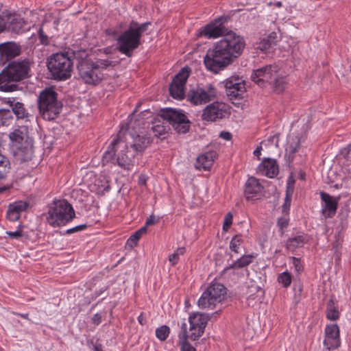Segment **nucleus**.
Here are the masks:
<instances>
[{
  "label": "nucleus",
  "mask_w": 351,
  "mask_h": 351,
  "mask_svg": "<svg viewBox=\"0 0 351 351\" xmlns=\"http://www.w3.org/2000/svg\"><path fill=\"white\" fill-rule=\"evenodd\" d=\"M229 19L228 16H221L206 26L199 32V35L208 38H223L212 49H209L204 58V62L208 71L215 73L223 70L240 56L245 48L244 38L228 30L223 23Z\"/></svg>",
  "instance_id": "f257e3e1"
},
{
  "label": "nucleus",
  "mask_w": 351,
  "mask_h": 351,
  "mask_svg": "<svg viewBox=\"0 0 351 351\" xmlns=\"http://www.w3.org/2000/svg\"><path fill=\"white\" fill-rule=\"evenodd\" d=\"M32 64L28 58L10 61L0 72V91L11 93L19 90L18 83L31 76Z\"/></svg>",
  "instance_id": "f03ea898"
},
{
  "label": "nucleus",
  "mask_w": 351,
  "mask_h": 351,
  "mask_svg": "<svg viewBox=\"0 0 351 351\" xmlns=\"http://www.w3.org/2000/svg\"><path fill=\"white\" fill-rule=\"evenodd\" d=\"M138 154L130 149L128 143L121 141L118 134L104 153L102 163L112 162L122 169L130 171L138 165Z\"/></svg>",
  "instance_id": "7ed1b4c3"
},
{
  "label": "nucleus",
  "mask_w": 351,
  "mask_h": 351,
  "mask_svg": "<svg viewBox=\"0 0 351 351\" xmlns=\"http://www.w3.org/2000/svg\"><path fill=\"white\" fill-rule=\"evenodd\" d=\"M160 116L162 121H156L151 128L156 137L165 134L170 130L169 125H165V121L172 125L178 133L185 134L189 132L191 122L182 110L171 108H163L160 111Z\"/></svg>",
  "instance_id": "20e7f679"
},
{
  "label": "nucleus",
  "mask_w": 351,
  "mask_h": 351,
  "mask_svg": "<svg viewBox=\"0 0 351 351\" xmlns=\"http://www.w3.org/2000/svg\"><path fill=\"white\" fill-rule=\"evenodd\" d=\"M150 25V22L138 23L132 20L130 23L128 28L117 38L118 50L126 56L131 57L133 51L137 49L141 43L142 34L147 30Z\"/></svg>",
  "instance_id": "39448f33"
},
{
  "label": "nucleus",
  "mask_w": 351,
  "mask_h": 351,
  "mask_svg": "<svg viewBox=\"0 0 351 351\" xmlns=\"http://www.w3.org/2000/svg\"><path fill=\"white\" fill-rule=\"evenodd\" d=\"M117 63L108 60L98 59L93 62L91 59L84 58L79 61L77 69L79 75L86 84L96 85L104 78L102 69L114 67Z\"/></svg>",
  "instance_id": "423d86ee"
},
{
  "label": "nucleus",
  "mask_w": 351,
  "mask_h": 351,
  "mask_svg": "<svg viewBox=\"0 0 351 351\" xmlns=\"http://www.w3.org/2000/svg\"><path fill=\"white\" fill-rule=\"evenodd\" d=\"M75 217V210L66 200L53 201L48 205L47 223L52 227L64 226Z\"/></svg>",
  "instance_id": "0eeeda50"
},
{
  "label": "nucleus",
  "mask_w": 351,
  "mask_h": 351,
  "mask_svg": "<svg viewBox=\"0 0 351 351\" xmlns=\"http://www.w3.org/2000/svg\"><path fill=\"white\" fill-rule=\"evenodd\" d=\"M58 93L53 88L43 90L38 98V108L41 117L47 121H53L58 117L62 109V104L58 100Z\"/></svg>",
  "instance_id": "6e6552de"
},
{
  "label": "nucleus",
  "mask_w": 351,
  "mask_h": 351,
  "mask_svg": "<svg viewBox=\"0 0 351 351\" xmlns=\"http://www.w3.org/2000/svg\"><path fill=\"white\" fill-rule=\"evenodd\" d=\"M47 66L52 79L64 81L71 77L73 61L67 52L56 53L47 59Z\"/></svg>",
  "instance_id": "1a4fd4ad"
},
{
  "label": "nucleus",
  "mask_w": 351,
  "mask_h": 351,
  "mask_svg": "<svg viewBox=\"0 0 351 351\" xmlns=\"http://www.w3.org/2000/svg\"><path fill=\"white\" fill-rule=\"evenodd\" d=\"M226 290L222 284L210 285L198 300V306L202 309L215 308L217 304L221 303L226 298Z\"/></svg>",
  "instance_id": "9d476101"
},
{
  "label": "nucleus",
  "mask_w": 351,
  "mask_h": 351,
  "mask_svg": "<svg viewBox=\"0 0 351 351\" xmlns=\"http://www.w3.org/2000/svg\"><path fill=\"white\" fill-rule=\"evenodd\" d=\"M229 105L219 101H214L203 110L202 119L205 121L215 122L230 114Z\"/></svg>",
  "instance_id": "9b49d317"
},
{
  "label": "nucleus",
  "mask_w": 351,
  "mask_h": 351,
  "mask_svg": "<svg viewBox=\"0 0 351 351\" xmlns=\"http://www.w3.org/2000/svg\"><path fill=\"white\" fill-rule=\"evenodd\" d=\"M217 97L216 88L209 84L206 87L197 86L188 93V100L194 105H202L210 102Z\"/></svg>",
  "instance_id": "f8f14e48"
},
{
  "label": "nucleus",
  "mask_w": 351,
  "mask_h": 351,
  "mask_svg": "<svg viewBox=\"0 0 351 351\" xmlns=\"http://www.w3.org/2000/svg\"><path fill=\"white\" fill-rule=\"evenodd\" d=\"M190 72L191 69L189 67H184L173 77L169 86V93L173 98L184 99L185 85L190 75Z\"/></svg>",
  "instance_id": "ddd939ff"
},
{
  "label": "nucleus",
  "mask_w": 351,
  "mask_h": 351,
  "mask_svg": "<svg viewBox=\"0 0 351 351\" xmlns=\"http://www.w3.org/2000/svg\"><path fill=\"white\" fill-rule=\"evenodd\" d=\"M278 67L276 65H266L262 68L254 70L251 75V80L261 87H265L271 84L273 78L276 77Z\"/></svg>",
  "instance_id": "4468645a"
},
{
  "label": "nucleus",
  "mask_w": 351,
  "mask_h": 351,
  "mask_svg": "<svg viewBox=\"0 0 351 351\" xmlns=\"http://www.w3.org/2000/svg\"><path fill=\"white\" fill-rule=\"evenodd\" d=\"M3 13L4 22L3 32L7 31L15 34H20L25 32L27 28V21L19 14L11 13Z\"/></svg>",
  "instance_id": "2eb2a0df"
},
{
  "label": "nucleus",
  "mask_w": 351,
  "mask_h": 351,
  "mask_svg": "<svg viewBox=\"0 0 351 351\" xmlns=\"http://www.w3.org/2000/svg\"><path fill=\"white\" fill-rule=\"evenodd\" d=\"M226 92L230 100L241 99L245 92V83L239 77H230L225 82Z\"/></svg>",
  "instance_id": "dca6fc26"
},
{
  "label": "nucleus",
  "mask_w": 351,
  "mask_h": 351,
  "mask_svg": "<svg viewBox=\"0 0 351 351\" xmlns=\"http://www.w3.org/2000/svg\"><path fill=\"white\" fill-rule=\"evenodd\" d=\"M129 135L130 139H128L125 143H128L129 147L138 155L143 154L152 142L150 138L146 135L131 133Z\"/></svg>",
  "instance_id": "f3484780"
},
{
  "label": "nucleus",
  "mask_w": 351,
  "mask_h": 351,
  "mask_svg": "<svg viewBox=\"0 0 351 351\" xmlns=\"http://www.w3.org/2000/svg\"><path fill=\"white\" fill-rule=\"evenodd\" d=\"M21 53V47L14 42L0 44V61L3 63L12 61Z\"/></svg>",
  "instance_id": "a211bd4d"
},
{
  "label": "nucleus",
  "mask_w": 351,
  "mask_h": 351,
  "mask_svg": "<svg viewBox=\"0 0 351 351\" xmlns=\"http://www.w3.org/2000/svg\"><path fill=\"white\" fill-rule=\"evenodd\" d=\"M263 186L254 177L247 179L245 186V197L247 200L259 199L263 194Z\"/></svg>",
  "instance_id": "6ab92c4d"
},
{
  "label": "nucleus",
  "mask_w": 351,
  "mask_h": 351,
  "mask_svg": "<svg viewBox=\"0 0 351 351\" xmlns=\"http://www.w3.org/2000/svg\"><path fill=\"white\" fill-rule=\"evenodd\" d=\"M324 346L330 348H338L341 345L339 328L337 324L328 325L325 329Z\"/></svg>",
  "instance_id": "aec40b11"
},
{
  "label": "nucleus",
  "mask_w": 351,
  "mask_h": 351,
  "mask_svg": "<svg viewBox=\"0 0 351 351\" xmlns=\"http://www.w3.org/2000/svg\"><path fill=\"white\" fill-rule=\"evenodd\" d=\"M320 196L324 202L322 209L323 215L326 217L332 218L336 214L339 197H334L324 192H321Z\"/></svg>",
  "instance_id": "412c9836"
},
{
  "label": "nucleus",
  "mask_w": 351,
  "mask_h": 351,
  "mask_svg": "<svg viewBox=\"0 0 351 351\" xmlns=\"http://www.w3.org/2000/svg\"><path fill=\"white\" fill-rule=\"evenodd\" d=\"M14 154L21 162H25L32 160L34 155L32 138H26L23 144L17 147Z\"/></svg>",
  "instance_id": "4be33fe9"
},
{
  "label": "nucleus",
  "mask_w": 351,
  "mask_h": 351,
  "mask_svg": "<svg viewBox=\"0 0 351 351\" xmlns=\"http://www.w3.org/2000/svg\"><path fill=\"white\" fill-rule=\"evenodd\" d=\"M189 322L190 323V330H195L198 328L200 332H204L208 318L206 313L196 312L190 315Z\"/></svg>",
  "instance_id": "5701e85b"
},
{
  "label": "nucleus",
  "mask_w": 351,
  "mask_h": 351,
  "mask_svg": "<svg viewBox=\"0 0 351 351\" xmlns=\"http://www.w3.org/2000/svg\"><path fill=\"white\" fill-rule=\"evenodd\" d=\"M258 171L269 178H274L278 173V165L274 159H265L258 167Z\"/></svg>",
  "instance_id": "b1692460"
},
{
  "label": "nucleus",
  "mask_w": 351,
  "mask_h": 351,
  "mask_svg": "<svg viewBox=\"0 0 351 351\" xmlns=\"http://www.w3.org/2000/svg\"><path fill=\"white\" fill-rule=\"evenodd\" d=\"M178 338L181 351H196L195 347L188 341L189 335L187 334V325L186 323L182 324Z\"/></svg>",
  "instance_id": "393cba45"
},
{
  "label": "nucleus",
  "mask_w": 351,
  "mask_h": 351,
  "mask_svg": "<svg viewBox=\"0 0 351 351\" xmlns=\"http://www.w3.org/2000/svg\"><path fill=\"white\" fill-rule=\"evenodd\" d=\"M26 138H29L27 135V129H25V131L16 129L9 134V138L12 145L16 147L23 144Z\"/></svg>",
  "instance_id": "a878e982"
},
{
  "label": "nucleus",
  "mask_w": 351,
  "mask_h": 351,
  "mask_svg": "<svg viewBox=\"0 0 351 351\" xmlns=\"http://www.w3.org/2000/svg\"><path fill=\"white\" fill-rule=\"evenodd\" d=\"M217 154L215 152H206L197 158V162L204 169H209L213 165V161L216 158Z\"/></svg>",
  "instance_id": "bb28decb"
},
{
  "label": "nucleus",
  "mask_w": 351,
  "mask_h": 351,
  "mask_svg": "<svg viewBox=\"0 0 351 351\" xmlns=\"http://www.w3.org/2000/svg\"><path fill=\"white\" fill-rule=\"evenodd\" d=\"M11 112L16 116L17 119L25 120V121H29V113L25 108L23 103L16 101L13 105V109Z\"/></svg>",
  "instance_id": "cd10ccee"
},
{
  "label": "nucleus",
  "mask_w": 351,
  "mask_h": 351,
  "mask_svg": "<svg viewBox=\"0 0 351 351\" xmlns=\"http://www.w3.org/2000/svg\"><path fill=\"white\" fill-rule=\"evenodd\" d=\"M305 237L298 235L289 239L286 242V248L289 251H294L296 248L301 247L305 243Z\"/></svg>",
  "instance_id": "c85d7f7f"
},
{
  "label": "nucleus",
  "mask_w": 351,
  "mask_h": 351,
  "mask_svg": "<svg viewBox=\"0 0 351 351\" xmlns=\"http://www.w3.org/2000/svg\"><path fill=\"white\" fill-rule=\"evenodd\" d=\"M254 256L252 255H243L240 258L230 264L228 267L225 268L224 271L230 269H241L247 266L252 262Z\"/></svg>",
  "instance_id": "c756f323"
},
{
  "label": "nucleus",
  "mask_w": 351,
  "mask_h": 351,
  "mask_svg": "<svg viewBox=\"0 0 351 351\" xmlns=\"http://www.w3.org/2000/svg\"><path fill=\"white\" fill-rule=\"evenodd\" d=\"M11 169L9 159L0 154V180L5 179Z\"/></svg>",
  "instance_id": "7c9ffc66"
},
{
  "label": "nucleus",
  "mask_w": 351,
  "mask_h": 351,
  "mask_svg": "<svg viewBox=\"0 0 351 351\" xmlns=\"http://www.w3.org/2000/svg\"><path fill=\"white\" fill-rule=\"evenodd\" d=\"M275 77L273 78V82L270 85L274 93L280 94L285 89L286 83L283 77H279L278 71Z\"/></svg>",
  "instance_id": "2f4dec72"
},
{
  "label": "nucleus",
  "mask_w": 351,
  "mask_h": 351,
  "mask_svg": "<svg viewBox=\"0 0 351 351\" xmlns=\"http://www.w3.org/2000/svg\"><path fill=\"white\" fill-rule=\"evenodd\" d=\"M146 232L147 229L145 227L141 228L130 236V237L127 241L126 245L130 248H133L137 245L139 239L141 238L143 234L146 233Z\"/></svg>",
  "instance_id": "473e14b6"
},
{
  "label": "nucleus",
  "mask_w": 351,
  "mask_h": 351,
  "mask_svg": "<svg viewBox=\"0 0 351 351\" xmlns=\"http://www.w3.org/2000/svg\"><path fill=\"white\" fill-rule=\"evenodd\" d=\"M327 318L330 320H336L339 318V313L335 307V302L330 299L327 303Z\"/></svg>",
  "instance_id": "72a5a7b5"
},
{
  "label": "nucleus",
  "mask_w": 351,
  "mask_h": 351,
  "mask_svg": "<svg viewBox=\"0 0 351 351\" xmlns=\"http://www.w3.org/2000/svg\"><path fill=\"white\" fill-rule=\"evenodd\" d=\"M13 118L12 112L8 109H0V126L9 125Z\"/></svg>",
  "instance_id": "f704fd0d"
},
{
  "label": "nucleus",
  "mask_w": 351,
  "mask_h": 351,
  "mask_svg": "<svg viewBox=\"0 0 351 351\" xmlns=\"http://www.w3.org/2000/svg\"><path fill=\"white\" fill-rule=\"evenodd\" d=\"M276 45L274 40L271 39V36L263 38L258 45L257 48L261 51H266Z\"/></svg>",
  "instance_id": "c9c22d12"
},
{
  "label": "nucleus",
  "mask_w": 351,
  "mask_h": 351,
  "mask_svg": "<svg viewBox=\"0 0 351 351\" xmlns=\"http://www.w3.org/2000/svg\"><path fill=\"white\" fill-rule=\"evenodd\" d=\"M170 328L166 325L161 326L156 328V336L160 341H165L169 337Z\"/></svg>",
  "instance_id": "e433bc0d"
},
{
  "label": "nucleus",
  "mask_w": 351,
  "mask_h": 351,
  "mask_svg": "<svg viewBox=\"0 0 351 351\" xmlns=\"http://www.w3.org/2000/svg\"><path fill=\"white\" fill-rule=\"evenodd\" d=\"M10 205L12 207V209L16 211L21 215V213L26 210V209L29 207V202L25 201H17L10 204Z\"/></svg>",
  "instance_id": "4c0bfd02"
},
{
  "label": "nucleus",
  "mask_w": 351,
  "mask_h": 351,
  "mask_svg": "<svg viewBox=\"0 0 351 351\" xmlns=\"http://www.w3.org/2000/svg\"><path fill=\"white\" fill-rule=\"evenodd\" d=\"M350 210L348 206H345L340 209V211L338 215V217L339 218L341 226L342 228L347 226V219L349 215Z\"/></svg>",
  "instance_id": "58836bf2"
},
{
  "label": "nucleus",
  "mask_w": 351,
  "mask_h": 351,
  "mask_svg": "<svg viewBox=\"0 0 351 351\" xmlns=\"http://www.w3.org/2000/svg\"><path fill=\"white\" fill-rule=\"evenodd\" d=\"M300 146V139L297 138L295 143H290L287 148V152H289L288 158L289 160H293L294 157V154L298 152V149Z\"/></svg>",
  "instance_id": "ea45409f"
},
{
  "label": "nucleus",
  "mask_w": 351,
  "mask_h": 351,
  "mask_svg": "<svg viewBox=\"0 0 351 351\" xmlns=\"http://www.w3.org/2000/svg\"><path fill=\"white\" fill-rule=\"evenodd\" d=\"M243 239L241 235H235L230 243V248L232 252L236 253L239 252V248L241 244L243 243Z\"/></svg>",
  "instance_id": "a19ab883"
},
{
  "label": "nucleus",
  "mask_w": 351,
  "mask_h": 351,
  "mask_svg": "<svg viewBox=\"0 0 351 351\" xmlns=\"http://www.w3.org/2000/svg\"><path fill=\"white\" fill-rule=\"evenodd\" d=\"M278 280L283 285V287H287L291 285V276L287 271L282 272L279 275Z\"/></svg>",
  "instance_id": "79ce46f5"
},
{
  "label": "nucleus",
  "mask_w": 351,
  "mask_h": 351,
  "mask_svg": "<svg viewBox=\"0 0 351 351\" xmlns=\"http://www.w3.org/2000/svg\"><path fill=\"white\" fill-rule=\"evenodd\" d=\"M20 215L15 211L14 210L12 209V207L10 205H9L8 210H7V218L12 221H15L19 219Z\"/></svg>",
  "instance_id": "37998d69"
},
{
  "label": "nucleus",
  "mask_w": 351,
  "mask_h": 351,
  "mask_svg": "<svg viewBox=\"0 0 351 351\" xmlns=\"http://www.w3.org/2000/svg\"><path fill=\"white\" fill-rule=\"evenodd\" d=\"M289 220L285 217H280L278 219L277 225L279 227L281 235L284 234L285 229L287 228Z\"/></svg>",
  "instance_id": "c03bdc74"
},
{
  "label": "nucleus",
  "mask_w": 351,
  "mask_h": 351,
  "mask_svg": "<svg viewBox=\"0 0 351 351\" xmlns=\"http://www.w3.org/2000/svg\"><path fill=\"white\" fill-rule=\"evenodd\" d=\"M232 218L233 216L230 213H228L224 219L223 224V229L225 231H227L230 226L232 223Z\"/></svg>",
  "instance_id": "a18cd8bd"
},
{
  "label": "nucleus",
  "mask_w": 351,
  "mask_h": 351,
  "mask_svg": "<svg viewBox=\"0 0 351 351\" xmlns=\"http://www.w3.org/2000/svg\"><path fill=\"white\" fill-rule=\"evenodd\" d=\"M86 227H87L86 224L79 225V226H75L72 228H69V229L66 230L65 232V234H71L73 233H75V232H77L79 231H82V230L86 229Z\"/></svg>",
  "instance_id": "49530a36"
},
{
  "label": "nucleus",
  "mask_w": 351,
  "mask_h": 351,
  "mask_svg": "<svg viewBox=\"0 0 351 351\" xmlns=\"http://www.w3.org/2000/svg\"><path fill=\"white\" fill-rule=\"evenodd\" d=\"M40 41L43 45H47L49 43L48 36L45 34L42 27H40L38 32Z\"/></svg>",
  "instance_id": "de8ad7c7"
},
{
  "label": "nucleus",
  "mask_w": 351,
  "mask_h": 351,
  "mask_svg": "<svg viewBox=\"0 0 351 351\" xmlns=\"http://www.w3.org/2000/svg\"><path fill=\"white\" fill-rule=\"evenodd\" d=\"M191 333L189 336V338L192 341L198 340V339L204 334V331L200 332V330L197 328L195 330H191Z\"/></svg>",
  "instance_id": "09e8293b"
},
{
  "label": "nucleus",
  "mask_w": 351,
  "mask_h": 351,
  "mask_svg": "<svg viewBox=\"0 0 351 351\" xmlns=\"http://www.w3.org/2000/svg\"><path fill=\"white\" fill-rule=\"evenodd\" d=\"M158 222V219H156L154 215H151L146 220L145 224L143 227L147 228V226L154 225Z\"/></svg>",
  "instance_id": "8fccbe9b"
},
{
  "label": "nucleus",
  "mask_w": 351,
  "mask_h": 351,
  "mask_svg": "<svg viewBox=\"0 0 351 351\" xmlns=\"http://www.w3.org/2000/svg\"><path fill=\"white\" fill-rule=\"evenodd\" d=\"M291 199L292 197H289V199H287V197H285V202L282 206V210L283 213H287L289 210L291 206Z\"/></svg>",
  "instance_id": "3c124183"
},
{
  "label": "nucleus",
  "mask_w": 351,
  "mask_h": 351,
  "mask_svg": "<svg viewBox=\"0 0 351 351\" xmlns=\"http://www.w3.org/2000/svg\"><path fill=\"white\" fill-rule=\"evenodd\" d=\"M6 234L12 239H19L22 237V231L20 230H17L16 231L12 232H6Z\"/></svg>",
  "instance_id": "603ef678"
},
{
  "label": "nucleus",
  "mask_w": 351,
  "mask_h": 351,
  "mask_svg": "<svg viewBox=\"0 0 351 351\" xmlns=\"http://www.w3.org/2000/svg\"><path fill=\"white\" fill-rule=\"evenodd\" d=\"M294 186L295 185L287 184L285 197H287V199H289V197H292L294 191Z\"/></svg>",
  "instance_id": "864d4df0"
},
{
  "label": "nucleus",
  "mask_w": 351,
  "mask_h": 351,
  "mask_svg": "<svg viewBox=\"0 0 351 351\" xmlns=\"http://www.w3.org/2000/svg\"><path fill=\"white\" fill-rule=\"evenodd\" d=\"M178 260L179 256L178 253L174 252L169 256V261L173 265H175L178 262Z\"/></svg>",
  "instance_id": "5fc2aeb1"
},
{
  "label": "nucleus",
  "mask_w": 351,
  "mask_h": 351,
  "mask_svg": "<svg viewBox=\"0 0 351 351\" xmlns=\"http://www.w3.org/2000/svg\"><path fill=\"white\" fill-rule=\"evenodd\" d=\"M220 312H221V309L217 310V311H216L215 312H214V313H213L211 314H207V317L208 318V321L213 322V321L216 320L218 318Z\"/></svg>",
  "instance_id": "6e6d98bb"
},
{
  "label": "nucleus",
  "mask_w": 351,
  "mask_h": 351,
  "mask_svg": "<svg viewBox=\"0 0 351 351\" xmlns=\"http://www.w3.org/2000/svg\"><path fill=\"white\" fill-rule=\"evenodd\" d=\"M219 136L226 141H230L232 139V135L230 132L226 131L221 132Z\"/></svg>",
  "instance_id": "4d7b16f0"
},
{
  "label": "nucleus",
  "mask_w": 351,
  "mask_h": 351,
  "mask_svg": "<svg viewBox=\"0 0 351 351\" xmlns=\"http://www.w3.org/2000/svg\"><path fill=\"white\" fill-rule=\"evenodd\" d=\"M93 323L99 325L101 322V316L99 313H96L92 318Z\"/></svg>",
  "instance_id": "13d9d810"
},
{
  "label": "nucleus",
  "mask_w": 351,
  "mask_h": 351,
  "mask_svg": "<svg viewBox=\"0 0 351 351\" xmlns=\"http://www.w3.org/2000/svg\"><path fill=\"white\" fill-rule=\"evenodd\" d=\"M138 184L141 186L146 185L147 183V177L145 175H140L138 177Z\"/></svg>",
  "instance_id": "bf43d9fd"
},
{
  "label": "nucleus",
  "mask_w": 351,
  "mask_h": 351,
  "mask_svg": "<svg viewBox=\"0 0 351 351\" xmlns=\"http://www.w3.org/2000/svg\"><path fill=\"white\" fill-rule=\"evenodd\" d=\"M138 321L142 326L145 324L146 319L143 313H141V315L138 317Z\"/></svg>",
  "instance_id": "052dcab7"
},
{
  "label": "nucleus",
  "mask_w": 351,
  "mask_h": 351,
  "mask_svg": "<svg viewBox=\"0 0 351 351\" xmlns=\"http://www.w3.org/2000/svg\"><path fill=\"white\" fill-rule=\"evenodd\" d=\"M93 348L95 351H104L101 343H95L93 345Z\"/></svg>",
  "instance_id": "680f3d73"
},
{
  "label": "nucleus",
  "mask_w": 351,
  "mask_h": 351,
  "mask_svg": "<svg viewBox=\"0 0 351 351\" xmlns=\"http://www.w3.org/2000/svg\"><path fill=\"white\" fill-rule=\"evenodd\" d=\"M16 101H15V99L14 98H8L7 101H6V104H8L12 108V110L13 109V105L14 104H16Z\"/></svg>",
  "instance_id": "e2e57ef3"
},
{
  "label": "nucleus",
  "mask_w": 351,
  "mask_h": 351,
  "mask_svg": "<svg viewBox=\"0 0 351 351\" xmlns=\"http://www.w3.org/2000/svg\"><path fill=\"white\" fill-rule=\"evenodd\" d=\"M4 22L3 19V13L0 14V34L3 32Z\"/></svg>",
  "instance_id": "0e129e2a"
},
{
  "label": "nucleus",
  "mask_w": 351,
  "mask_h": 351,
  "mask_svg": "<svg viewBox=\"0 0 351 351\" xmlns=\"http://www.w3.org/2000/svg\"><path fill=\"white\" fill-rule=\"evenodd\" d=\"M295 180L294 179L292 174H291L287 180V184H290L291 185H295Z\"/></svg>",
  "instance_id": "69168bd1"
},
{
  "label": "nucleus",
  "mask_w": 351,
  "mask_h": 351,
  "mask_svg": "<svg viewBox=\"0 0 351 351\" xmlns=\"http://www.w3.org/2000/svg\"><path fill=\"white\" fill-rule=\"evenodd\" d=\"M262 149V147L260 146V147H258L254 151V155L257 156V157H259V156L261 155V151Z\"/></svg>",
  "instance_id": "338daca9"
},
{
  "label": "nucleus",
  "mask_w": 351,
  "mask_h": 351,
  "mask_svg": "<svg viewBox=\"0 0 351 351\" xmlns=\"http://www.w3.org/2000/svg\"><path fill=\"white\" fill-rule=\"evenodd\" d=\"M185 252V248L184 247H179L177 249L176 252L175 253H178V256L184 254Z\"/></svg>",
  "instance_id": "774afa93"
}]
</instances>
